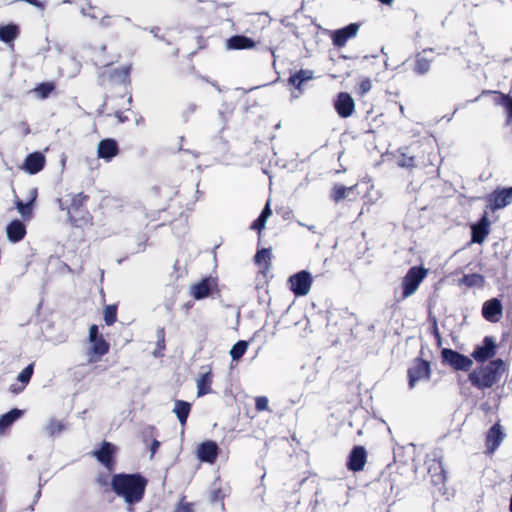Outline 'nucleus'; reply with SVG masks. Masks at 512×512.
<instances>
[{
  "label": "nucleus",
  "instance_id": "09e8293b",
  "mask_svg": "<svg viewBox=\"0 0 512 512\" xmlns=\"http://www.w3.org/2000/svg\"><path fill=\"white\" fill-rule=\"evenodd\" d=\"M173 512H194L193 504L181 501L177 504Z\"/></svg>",
  "mask_w": 512,
  "mask_h": 512
},
{
  "label": "nucleus",
  "instance_id": "72a5a7b5",
  "mask_svg": "<svg viewBox=\"0 0 512 512\" xmlns=\"http://www.w3.org/2000/svg\"><path fill=\"white\" fill-rule=\"evenodd\" d=\"M56 89V85L52 81L42 82L38 84L34 89L31 90V92L38 98V99H46L50 96L52 92Z\"/></svg>",
  "mask_w": 512,
  "mask_h": 512
},
{
  "label": "nucleus",
  "instance_id": "7c9ffc66",
  "mask_svg": "<svg viewBox=\"0 0 512 512\" xmlns=\"http://www.w3.org/2000/svg\"><path fill=\"white\" fill-rule=\"evenodd\" d=\"M191 411V404L184 400H176L173 412L176 414L180 424L185 426Z\"/></svg>",
  "mask_w": 512,
  "mask_h": 512
},
{
  "label": "nucleus",
  "instance_id": "a19ab883",
  "mask_svg": "<svg viewBox=\"0 0 512 512\" xmlns=\"http://www.w3.org/2000/svg\"><path fill=\"white\" fill-rule=\"evenodd\" d=\"M104 321L107 326H112L117 321V305H107L103 311Z\"/></svg>",
  "mask_w": 512,
  "mask_h": 512
},
{
  "label": "nucleus",
  "instance_id": "f8f14e48",
  "mask_svg": "<svg viewBox=\"0 0 512 512\" xmlns=\"http://www.w3.org/2000/svg\"><path fill=\"white\" fill-rule=\"evenodd\" d=\"M314 78V72L309 69H300L292 73L287 79V86L294 97H299L307 82Z\"/></svg>",
  "mask_w": 512,
  "mask_h": 512
},
{
  "label": "nucleus",
  "instance_id": "37998d69",
  "mask_svg": "<svg viewBox=\"0 0 512 512\" xmlns=\"http://www.w3.org/2000/svg\"><path fill=\"white\" fill-rule=\"evenodd\" d=\"M165 350V329L159 328L157 330V349L154 351V355L156 357L163 356V351Z\"/></svg>",
  "mask_w": 512,
  "mask_h": 512
},
{
  "label": "nucleus",
  "instance_id": "a18cd8bd",
  "mask_svg": "<svg viewBox=\"0 0 512 512\" xmlns=\"http://www.w3.org/2000/svg\"><path fill=\"white\" fill-rule=\"evenodd\" d=\"M268 403L269 401L266 396H257L255 398V409L257 412L266 411L269 409Z\"/></svg>",
  "mask_w": 512,
  "mask_h": 512
},
{
  "label": "nucleus",
  "instance_id": "393cba45",
  "mask_svg": "<svg viewBox=\"0 0 512 512\" xmlns=\"http://www.w3.org/2000/svg\"><path fill=\"white\" fill-rule=\"evenodd\" d=\"M34 373V363L29 364L25 367L18 375L17 380L20 384L14 383L9 387V391L13 394H19L24 391L28 383L30 382Z\"/></svg>",
  "mask_w": 512,
  "mask_h": 512
},
{
  "label": "nucleus",
  "instance_id": "4468645a",
  "mask_svg": "<svg viewBox=\"0 0 512 512\" xmlns=\"http://www.w3.org/2000/svg\"><path fill=\"white\" fill-rule=\"evenodd\" d=\"M512 201V187L496 189L487 196L488 207L491 210L504 208Z\"/></svg>",
  "mask_w": 512,
  "mask_h": 512
},
{
  "label": "nucleus",
  "instance_id": "4be33fe9",
  "mask_svg": "<svg viewBox=\"0 0 512 512\" xmlns=\"http://www.w3.org/2000/svg\"><path fill=\"white\" fill-rule=\"evenodd\" d=\"M46 163L45 156L40 152H33L26 156L22 169L29 174H37L40 172Z\"/></svg>",
  "mask_w": 512,
  "mask_h": 512
},
{
  "label": "nucleus",
  "instance_id": "ea45409f",
  "mask_svg": "<svg viewBox=\"0 0 512 512\" xmlns=\"http://www.w3.org/2000/svg\"><path fill=\"white\" fill-rule=\"evenodd\" d=\"M248 342L245 340H239L233 345L230 350V356L233 360H239L248 349Z\"/></svg>",
  "mask_w": 512,
  "mask_h": 512
},
{
  "label": "nucleus",
  "instance_id": "bf43d9fd",
  "mask_svg": "<svg viewBox=\"0 0 512 512\" xmlns=\"http://www.w3.org/2000/svg\"><path fill=\"white\" fill-rule=\"evenodd\" d=\"M389 476H390V480H391V489H393L394 482H396V476H394V473H393V472H391V473L389 474Z\"/></svg>",
  "mask_w": 512,
  "mask_h": 512
},
{
  "label": "nucleus",
  "instance_id": "f3484780",
  "mask_svg": "<svg viewBox=\"0 0 512 512\" xmlns=\"http://www.w3.org/2000/svg\"><path fill=\"white\" fill-rule=\"evenodd\" d=\"M360 69L368 74V77H374L377 80V76L384 71V61L378 55L365 56L360 62Z\"/></svg>",
  "mask_w": 512,
  "mask_h": 512
},
{
  "label": "nucleus",
  "instance_id": "4c0bfd02",
  "mask_svg": "<svg viewBox=\"0 0 512 512\" xmlns=\"http://www.w3.org/2000/svg\"><path fill=\"white\" fill-rule=\"evenodd\" d=\"M461 283L467 287H482L485 283V278L478 273L465 274L461 278Z\"/></svg>",
  "mask_w": 512,
  "mask_h": 512
},
{
  "label": "nucleus",
  "instance_id": "7ed1b4c3",
  "mask_svg": "<svg viewBox=\"0 0 512 512\" xmlns=\"http://www.w3.org/2000/svg\"><path fill=\"white\" fill-rule=\"evenodd\" d=\"M436 154L429 145H416L400 148L396 163L406 169L435 167Z\"/></svg>",
  "mask_w": 512,
  "mask_h": 512
},
{
  "label": "nucleus",
  "instance_id": "5701e85b",
  "mask_svg": "<svg viewBox=\"0 0 512 512\" xmlns=\"http://www.w3.org/2000/svg\"><path fill=\"white\" fill-rule=\"evenodd\" d=\"M27 229L25 224L18 220H12L6 227L7 238L12 243H17L23 240L26 236Z\"/></svg>",
  "mask_w": 512,
  "mask_h": 512
},
{
  "label": "nucleus",
  "instance_id": "6e6552de",
  "mask_svg": "<svg viewBox=\"0 0 512 512\" xmlns=\"http://www.w3.org/2000/svg\"><path fill=\"white\" fill-rule=\"evenodd\" d=\"M431 364L428 360L417 357L407 370L408 385L412 389L421 380H429L431 377Z\"/></svg>",
  "mask_w": 512,
  "mask_h": 512
},
{
  "label": "nucleus",
  "instance_id": "49530a36",
  "mask_svg": "<svg viewBox=\"0 0 512 512\" xmlns=\"http://www.w3.org/2000/svg\"><path fill=\"white\" fill-rule=\"evenodd\" d=\"M373 77H366L363 79L358 86V92L361 96H363L366 92H368L371 89V79Z\"/></svg>",
  "mask_w": 512,
  "mask_h": 512
},
{
  "label": "nucleus",
  "instance_id": "f257e3e1",
  "mask_svg": "<svg viewBox=\"0 0 512 512\" xmlns=\"http://www.w3.org/2000/svg\"><path fill=\"white\" fill-rule=\"evenodd\" d=\"M148 480L140 473H118L111 478L113 492L123 498L129 512H134V506L145 496Z\"/></svg>",
  "mask_w": 512,
  "mask_h": 512
},
{
  "label": "nucleus",
  "instance_id": "9b49d317",
  "mask_svg": "<svg viewBox=\"0 0 512 512\" xmlns=\"http://www.w3.org/2000/svg\"><path fill=\"white\" fill-rule=\"evenodd\" d=\"M91 454L107 471L113 472L115 470L117 447L113 443L103 441L100 448L92 451Z\"/></svg>",
  "mask_w": 512,
  "mask_h": 512
},
{
  "label": "nucleus",
  "instance_id": "a878e982",
  "mask_svg": "<svg viewBox=\"0 0 512 512\" xmlns=\"http://www.w3.org/2000/svg\"><path fill=\"white\" fill-rule=\"evenodd\" d=\"M427 50L415 54L412 62V71L417 75H425L429 72L433 58L426 56Z\"/></svg>",
  "mask_w": 512,
  "mask_h": 512
},
{
  "label": "nucleus",
  "instance_id": "c03bdc74",
  "mask_svg": "<svg viewBox=\"0 0 512 512\" xmlns=\"http://www.w3.org/2000/svg\"><path fill=\"white\" fill-rule=\"evenodd\" d=\"M350 189L351 188H346L342 185H335L332 189V198L335 201H339L346 196V191Z\"/></svg>",
  "mask_w": 512,
  "mask_h": 512
},
{
  "label": "nucleus",
  "instance_id": "dca6fc26",
  "mask_svg": "<svg viewBox=\"0 0 512 512\" xmlns=\"http://www.w3.org/2000/svg\"><path fill=\"white\" fill-rule=\"evenodd\" d=\"M505 434L499 422L495 423L486 433L485 446L488 454H493L501 445Z\"/></svg>",
  "mask_w": 512,
  "mask_h": 512
},
{
  "label": "nucleus",
  "instance_id": "79ce46f5",
  "mask_svg": "<svg viewBox=\"0 0 512 512\" xmlns=\"http://www.w3.org/2000/svg\"><path fill=\"white\" fill-rule=\"evenodd\" d=\"M108 78L110 80L119 79L125 83L129 79V69L126 67L113 69L109 72Z\"/></svg>",
  "mask_w": 512,
  "mask_h": 512
},
{
  "label": "nucleus",
  "instance_id": "0eeeda50",
  "mask_svg": "<svg viewBox=\"0 0 512 512\" xmlns=\"http://www.w3.org/2000/svg\"><path fill=\"white\" fill-rule=\"evenodd\" d=\"M287 284L290 291L296 297H303L310 292L313 284V277L310 272L301 270L291 275L287 280Z\"/></svg>",
  "mask_w": 512,
  "mask_h": 512
},
{
  "label": "nucleus",
  "instance_id": "1a4fd4ad",
  "mask_svg": "<svg viewBox=\"0 0 512 512\" xmlns=\"http://www.w3.org/2000/svg\"><path fill=\"white\" fill-rule=\"evenodd\" d=\"M441 357L443 363L448 364L456 371L468 372L473 365L471 358L450 348L442 349Z\"/></svg>",
  "mask_w": 512,
  "mask_h": 512
},
{
  "label": "nucleus",
  "instance_id": "e2e57ef3",
  "mask_svg": "<svg viewBox=\"0 0 512 512\" xmlns=\"http://www.w3.org/2000/svg\"><path fill=\"white\" fill-rule=\"evenodd\" d=\"M358 24L354 23V28H353V31H354V37L356 36L357 34V30H358Z\"/></svg>",
  "mask_w": 512,
  "mask_h": 512
},
{
  "label": "nucleus",
  "instance_id": "39448f33",
  "mask_svg": "<svg viewBox=\"0 0 512 512\" xmlns=\"http://www.w3.org/2000/svg\"><path fill=\"white\" fill-rule=\"evenodd\" d=\"M88 341L90 343L86 352L88 364L99 362L103 356L109 353L110 343L99 332L96 324L91 325L89 328Z\"/></svg>",
  "mask_w": 512,
  "mask_h": 512
},
{
  "label": "nucleus",
  "instance_id": "69168bd1",
  "mask_svg": "<svg viewBox=\"0 0 512 512\" xmlns=\"http://www.w3.org/2000/svg\"><path fill=\"white\" fill-rule=\"evenodd\" d=\"M192 306H193V303H191V302H188V303L185 304V307L187 309L191 308Z\"/></svg>",
  "mask_w": 512,
  "mask_h": 512
},
{
  "label": "nucleus",
  "instance_id": "4d7b16f0",
  "mask_svg": "<svg viewBox=\"0 0 512 512\" xmlns=\"http://www.w3.org/2000/svg\"><path fill=\"white\" fill-rule=\"evenodd\" d=\"M352 465H353V462H352V450L349 452L348 456H347V460H346V466L348 468V470L352 471Z\"/></svg>",
  "mask_w": 512,
  "mask_h": 512
},
{
  "label": "nucleus",
  "instance_id": "bb28decb",
  "mask_svg": "<svg viewBox=\"0 0 512 512\" xmlns=\"http://www.w3.org/2000/svg\"><path fill=\"white\" fill-rule=\"evenodd\" d=\"M338 115L346 118L352 114V97L347 92H340L334 103Z\"/></svg>",
  "mask_w": 512,
  "mask_h": 512
},
{
  "label": "nucleus",
  "instance_id": "774afa93",
  "mask_svg": "<svg viewBox=\"0 0 512 512\" xmlns=\"http://www.w3.org/2000/svg\"><path fill=\"white\" fill-rule=\"evenodd\" d=\"M511 481H512V474H511Z\"/></svg>",
  "mask_w": 512,
  "mask_h": 512
},
{
  "label": "nucleus",
  "instance_id": "8fccbe9b",
  "mask_svg": "<svg viewBox=\"0 0 512 512\" xmlns=\"http://www.w3.org/2000/svg\"><path fill=\"white\" fill-rule=\"evenodd\" d=\"M265 225H266V220L259 216L251 224V229L258 231V234L260 235L261 231H262V229H264Z\"/></svg>",
  "mask_w": 512,
  "mask_h": 512
},
{
  "label": "nucleus",
  "instance_id": "9d476101",
  "mask_svg": "<svg viewBox=\"0 0 512 512\" xmlns=\"http://www.w3.org/2000/svg\"><path fill=\"white\" fill-rule=\"evenodd\" d=\"M219 292L218 279L212 276L204 277L190 287V294L195 300H202Z\"/></svg>",
  "mask_w": 512,
  "mask_h": 512
},
{
  "label": "nucleus",
  "instance_id": "2f4dec72",
  "mask_svg": "<svg viewBox=\"0 0 512 512\" xmlns=\"http://www.w3.org/2000/svg\"><path fill=\"white\" fill-rule=\"evenodd\" d=\"M20 34L19 27L15 24L0 26V40L5 43L13 42Z\"/></svg>",
  "mask_w": 512,
  "mask_h": 512
},
{
  "label": "nucleus",
  "instance_id": "b1692460",
  "mask_svg": "<svg viewBox=\"0 0 512 512\" xmlns=\"http://www.w3.org/2000/svg\"><path fill=\"white\" fill-rule=\"evenodd\" d=\"M256 47V42L244 35H234L226 40L228 50H250Z\"/></svg>",
  "mask_w": 512,
  "mask_h": 512
},
{
  "label": "nucleus",
  "instance_id": "20e7f679",
  "mask_svg": "<svg viewBox=\"0 0 512 512\" xmlns=\"http://www.w3.org/2000/svg\"><path fill=\"white\" fill-rule=\"evenodd\" d=\"M504 370V361L502 359H495L479 370L471 372L468 378L471 384L478 389L491 388L499 381Z\"/></svg>",
  "mask_w": 512,
  "mask_h": 512
},
{
  "label": "nucleus",
  "instance_id": "e433bc0d",
  "mask_svg": "<svg viewBox=\"0 0 512 512\" xmlns=\"http://www.w3.org/2000/svg\"><path fill=\"white\" fill-rule=\"evenodd\" d=\"M481 95H492L493 103L497 106H504L505 108L512 99L511 96L496 90H483Z\"/></svg>",
  "mask_w": 512,
  "mask_h": 512
},
{
  "label": "nucleus",
  "instance_id": "5fc2aeb1",
  "mask_svg": "<svg viewBox=\"0 0 512 512\" xmlns=\"http://www.w3.org/2000/svg\"><path fill=\"white\" fill-rule=\"evenodd\" d=\"M505 109L507 112L508 120L512 122V98Z\"/></svg>",
  "mask_w": 512,
  "mask_h": 512
},
{
  "label": "nucleus",
  "instance_id": "473e14b6",
  "mask_svg": "<svg viewBox=\"0 0 512 512\" xmlns=\"http://www.w3.org/2000/svg\"><path fill=\"white\" fill-rule=\"evenodd\" d=\"M23 414L22 410L12 409L9 412L0 416V432H4L7 428H9L17 419H19Z\"/></svg>",
  "mask_w": 512,
  "mask_h": 512
},
{
  "label": "nucleus",
  "instance_id": "6ab92c4d",
  "mask_svg": "<svg viewBox=\"0 0 512 512\" xmlns=\"http://www.w3.org/2000/svg\"><path fill=\"white\" fill-rule=\"evenodd\" d=\"M496 354V344L492 337L486 336L482 346H477L471 356L478 362H484Z\"/></svg>",
  "mask_w": 512,
  "mask_h": 512
},
{
  "label": "nucleus",
  "instance_id": "680f3d73",
  "mask_svg": "<svg viewBox=\"0 0 512 512\" xmlns=\"http://www.w3.org/2000/svg\"><path fill=\"white\" fill-rule=\"evenodd\" d=\"M378 1L385 5H391L394 2V0H378Z\"/></svg>",
  "mask_w": 512,
  "mask_h": 512
},
{
  "label": "nucleus",
  "instance_id": "c756f323",
  "mask_svg": "<svg viewBox=\"0 0 512 512\" xmlns=\"http://www.w3.org/2000/svg\"><path fill=\"white\" fill-rule=\"evenodd\" d=\"M431 482L434 485L444 484L446 481V473L440 461H434L428 468Z\"/></svg>",
  "mask_w": 512,
  "mask_h": 512
},
{
  "label": "nucleus",
  "instance_id": "a211bd4d",
  "mask_svg": "<svg viewBox=\"0 0 512 512\" xmlns=\"http://www.w3.org/2000/svg\"><path fill=\"white\" fill-rule=\"evenodd\" d=\"M503 314V307L501 301L497 298H492L483 303L482 316L485 320L495 323L500 320Z\"/></svg>",
  "mask_w": 512,
  "mask_h": 512
},
{
  "label": "nucleus",
  "instance_id": "f03ea898",
  "mask_svg": "<svg viewBox=\"0 0 512 512\" xmlns=\"http://www.w3.org/2000/svg\"><path fill=\"white\" fill-rule=\"evenodd\" d=\"M90 195L79 193H68L58 198L57 203L61 211L67 216V222L75 228L85 229L93 226V215L87 208Z\"/></svg>",
  "mask_w": 512,
  "mask_h": 512
},
{
  "label": "nucleus",
  "instance_id": "ddd939ff",
  "mask_svg": "<svg viewBox=\"0 0 512 512\" xmlns=\"http://www.w3.org/2000/svg\"><path fill=\"white\" fill-rule=\"evenodd\" d=\"M38 197V189L36 187H31L27 193V201L23 202L21 199L16 197L14 203L15 208L20 213L21 217L25 221H29L33 218V210L34 204Z\"/></svg>",
  "mask_w": 512,
  "mask_h": 512
},
{
  "label": "nucleus",
  "instance_id": "864d4df0",
  "mask_svg": "<svg viewBox=\"0 0 512 512\" xmlns=\"http://www.w3.org/2000/svg\"><path fill=\"white\" fill-rule=\"evenodd\" d=\"M114 117L118 120L119 123H124L128 121V117L123 114L121 111H116L114 113Z\"/></svg>",
  "mask_w": 512,
  "mask_h": 512
},
{
  "label": "nucleus",
  "instance_id": "603ef678",
  "mask_svg": "<svg viewBox=\"0 0 512 512\" xmlns=\"http://www.w3.org/2000/svg\"><path fill=\"white\" fill-rule=\"evenodd\" d=\"M19 128L21 129V133L23 136H26V135L30 134V132H31L29 124L25 121H22L19 124Z\"/></svg>",
  "mask_w": 512,
  "mask_h": 512
},
{
  "label": "nucleus",
  "instance_id": "c9c22d12",
  "mask_svg": "<svg viewBox=\"0 0 512 512\" xmlns=\"http://www.w3.org/2000/svg\"><path fill=\"white\" fill-rule=\"evenodd\" d=\"M366 462V449L363 446H354V472L362 471Z\"/></svg>",
  "mask_w": 512,
  "mask_h": 512
},
{
  "label": "nucleus",
  "instance_id": "338daca9",
  "mask_svg": "<svg viewBox=\"0 0 512 512\" xmlns=\"http://www.w3.org/2000/svg\"><path fill=\"white\" fill-rule=\"evenodd\" d=\"M435 334H436L437 337H439V332H438L436 327H435Z\"/></svg>",
  "mask_w": 512,
  "mask_h": 512
},
{
  "label": "nucleus",
  "instance_id": "3c124183",
  "mask_svg": "<svg viewBox=\"0 0 512 512\" xmlns=\"http://www.w3.org/2000/svg\"><path fill=\"white\" fill-rule=\"evenodd\" d=\"M271 214H272V211L270 208V203L267 202L259 216L267 221V219L271 216Z\"/></svg>",
  "mask_w": 512,
  "mask_h": 512
},
{
  "label": "nucleus",
  "instance_id": "2eb2a0df",
  "mask_svg": "<svg viewBox=\"0 0 512 512\" xmlns=\"http://www.w3.org/2000/svg\"><path fill=\"white\" fill-rule=\"evenodd\" d=\"M220 449L216 442L207 440L197 447L196 455L201 462L214 464L218 458Z\"/></svg>",
  "mask_w": 512,
  "mask_h": 512
},
{
  "label": "nucleus",
  "instance_id": "052dcab7",
  "mask_svg": "<svg viewBox=\"0 0 512 512\" xmlns=\"http://www.w3.org/2000/svg\"><path fill=\"white\" fill-rule=\"evenodd\" d=\"M97 482L101 485V486H104L107 484L106 480L104 478H101V477H98L97 479Z\"/></svg>",
  "mask_w": 512,
  "mask_h": 512
},
{
  "label": "nucleus",
  "instance_id": "6e6d98bb",
  "mask_svg": "<svg viewBox=\"0 0 512 512\" xmlns=\"http://www.w3.org/2000/svg\"><path fill=\"white\" fill-rule=\"evenodd\" d=\"M159 446H160V442L157 441V440H153V442L151 444V447H150L152 455L156 453V451L158 450Z\"/></svg>",
  "mask_w": 512,
  "mask_h": 512
},
{
  "label": "nucleus",
  "instance_id": "0e129e2a",
  "mask_svg": "<svg viewBox=\"0 0 512 512\" xmlns=\"http://www.w3.org/2000/svg\"><path fill=\"white\" fill-rule=\"evenodd\" d=\"M509 511L512 512V494H511V497H510Z\"/></svg>",
  "mask_w": 512,
  "mask_h": 512
},
{
  "label": "nucleus",
  "instance_id": "c85d7f7f",
  "mask_svg": "<svg viewBox=\"0 0 512 512\" xmlns=\"http://www.w3.org/2000/svg\"><path fill=\"white\" fill-rule=\"evenodd\" d=\"M272 253L271 248H262L257 250L254 256V262L261 269L263 274H266L271 268Z\"/></svg>",
  "mask_w": 512,
  "mask_h": 512
},
{
  "label": "nucleus",
  "instance_id": "13d9d810",
  "mask_svg": "<svg viewBox=\"0 0 512 512\" xmlns=\"http://www.w3.org/2000/svg\"><path fill=\"white\" fill-rule=\"evenodd\" d=\"M224 495L222 494V491L221 489H218L217 491H214L213 492V500H219V499H223Z\"/></svg>",
  "mask_w": 512,
  "mask_h": 512
},
{
  "label": "nucleus",
  "instance_id": "423d86ee",
  "mask_svg": "<svg viewBox=\"0 0 512 512\" xmlns=\"http://www.w3.org/2000/svg\"><path fill=\"white\" fill-rule=\"evenodd\" d=\"M427 274L428 269L423 266L411 267L401 282L402 299H406L413 295L419 288L421 282L426 278Z\"/></svg>",
  "mask_w": 512,
  "mask_h": 512
},
{
  "label": "nucleus",
  "instance_id": "aec40b11",
  "mask_svg": "<svg viewBox=\"0 0 512 512\" xmlns=\"http://www.w3.org/2000/svg\"><path fill=\"white\" fill-rule=\"evenodd\" d=\"M490 233V221L485 213L480 220L471 227V241L482 244Z\"/></svg>",
  "mask_w": 512,
  "mask_h": 512
},
{
  "label": "nucleus",
  "instance_id": "58836bf2",
  "mask_svg": "<svg viewBox=\"0 0 512 512\" xmlns=\"http://www.w3.org/2000/svg\"><path fill=\"white\" fill-rule=\"evenodd\" d=\"M82 12H83L84 15H86V16L92 18V19H97V18H99L101 16L100 24L102 26H108L109 23H110V19L111 18L109 16H102L100 11L96 7H94L92 5H88V7L84 8L82 10Z\"/></svg>",
  "mask_w": 512,
  "mask_h": 512
},
{
  "label": "nucleus",
  "instance_id": "f704fd0d",
  "mask_svg": "<svg viewBox=\"0 0 512 512\" xmlns=\"http://www.w3.org/2000/svg\"><path fill=\"white\" fill-rule=\"evenodd\" d=\"M350 37H352V23L343 29L336 30L333 33L332 39L335 46L341 47L346 44Z\"/></svg>",
  "mask_w": 512,
  "mask_h": 512
},
{
  "label": "nucleus",
  "instance_id": "cd10ccee",
  "mask_svg": "<svg viewBox=\"0 0 512 512\" xmlns=\"http://www.w3.org/2000/svg\"><path fill=\"white\" fill-rule=\"evenodd\" d=\"M213 373L211 368L202 373L197 379V396L202 397L204 395L212 393Z\"/></svg>",
  "mask_w": 512,
  "mask_h": 512
},
{
  "label": "nucleus",
  "instance_id": "412c9836",
  "mask_svg": "<svg viewBox=\"0 0 512 512\" xmlns=\"http://www.w3.org/2000/svg\"><path fill=\"white\" fill-rule=\"evenodd\" d=\"M120 152L118 143L115 139L106 138L99 142L97 147V155L106 161L112 160Z\"/></svg>",
  "mask_w": 512,
  "mask_h": 512
},
{
  "label": "nucleus",
  "instance_id": "de8ad7c7",
  "mask_svg": "<svg viewBox=\"0 0 512 512\" xmlns=\"http://www.w3.org/2000/svg\"><path fill=\"white\" fill-rule=\"evenodd\" d=\"M63 428V424L58 420H51L48 426V430L51 435L60 433L63 430Z\"/></svg>",
  "mask_w": 512,
  "mask_h": 512
}]
</instances>
